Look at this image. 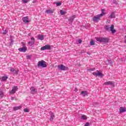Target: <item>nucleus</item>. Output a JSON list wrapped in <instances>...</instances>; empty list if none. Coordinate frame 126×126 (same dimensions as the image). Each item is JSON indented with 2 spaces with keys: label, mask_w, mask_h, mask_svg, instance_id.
<instances>
[{
  "label": "nucleus",
  "mask_w": 126,
  "mask_h": 126,
  "mask_svg": "<svg viewBox=\"0 0 126 126\" xmlns=\"http://www.w3.org/2000/svg\"><path fill=\"white\" fill-rule=\"evenodd\" d=\"M95 39L97 42H100V43H104L105 44L109 43V41H110L109 38L104 37H95Z\"/></svg>",
  "instance_id": "obj_1"
},
{
  "label": "nucleus",
  "mask_w": 126,
  "mask_h": 126,
  "mask_svg": "<svg viewBox=\"0 0 126 126\" xmlns=\"http://www.w3.org/2000/svg\"><path fill=\"white\" fill-rule=\"evenodd\" d=\"M105 29L106 30V31H111L113 34L116 33V30L114 29V25H112L111 27L106 25L105 27Z\"/></svg>",
  "instance_id": "obj_2"
},
{
  "label": "nucleus",
  "mask_w": 126,
  "mask_h": 126,
  "mask_svg": "<svg viewBox=\"0 0 126 126\" xmlns=\"http://www.w3.org/2000/svg\"><path fill=\"white\" fill-rule=\"evenodd\" d=\"M37 67H47V63L43 60L38 62Z\"/></svg>",
  "instance_id": "obj_3"
},
{
  "label": "nucleus",
  "mask_w": 126,
  "mask_h": 126,
  "mask_svg": "<svg viewBox=\"0 0 126 126\" xmlns=\"http://www.w3.org/2000/svg\"><path fill=\"white\" fill-rule=\"evenodd\" d=\"M97 72H94L92 73L94 76H100V77H103L104 76V74L101 73V70H97Z\"/></svg>",
  "instance_id": "obj_4"
},
{
  "label": "nucleus",
  "mask_w": 126,
  "mask_h": 126,
  "mask_svg": "<svg viewBox=\"0 0 126 126\" xmlns=\"http://www.w3.org/2000/svg\"><path fill=\"white\" fill-rule=\"evenodd\" d=\"M59 70H67V67L63 65V64H60L58 65Z\"/></svg>",
  "instance_id": "obj_5"
},
{
  "label": "nucleus",
  "mask_w": 126,
  "mask_h": 126,
  "mask_svg": "<svg viewBox=\"0 0 126 126\" xmlns=\"http://www.w3.org/2000/svg\"><path fill=\"white\" fill-rule=\"evenodd\" d=\"M101 16L99 14L97 15L96 16H94V18H93V21L94 22H98L99 20H100V18Z\"/></svg>",
  "instance_id": "obj_6"
},
{
  "label": "nucleus",
  "mask_w": 126,
  "mask_h": 126,
  "mask_svg": "<svg viewBox=\"0 0 126 126\" xmlns=\"http://www.w3.org/2000/svg\"><path fill=\"white\" fill-rule=\"evenodd\" d=\"M51 49V46L49 45H46L41 47L40 50L41 51H45V50H50Z\"/></svg>",
  "instance_id": "obj_7"
},
{
  "label": "nucleus",
  "mask_w": 126,
  "mask_h": 126,
  "mask_svg": "<svg viewBox=\"0 0 126 126\" xmlns=\"http://www.w3.org/2000/svg\"><path fill=\"white\" fill-rule=\"evenodd\" d=\"M18 90V87L17 86H14L13 87L11 91L9 92V94H14L15 92H16V91Z\"/></svg>",
  "instance_id": "obj_8"
},
{
  "label": "nucleus",
  "mask_w": 126,
  "mask_h": 126,
  "mask_svg": "<svg viewBox=\"0 0 126 126\" xmlns=\"http://www.w3.org/2000/svg\"><path fill=\"white\" fill-rule=\"evenodd\" d=\"M19 52H22V53H25L27 51V47L26 46L23 47L18 49Z\"/></svg>",
  "instance_id": "obj_9"
},
{
  "label": "nucleus",
  "mask_w": 126,
  "mask_h": 126,
  "mask_svg": "<svg viewBox=\"0 0 126 126\" xmlns=\"http://www.w3.org/2000/svg\"><path fill=\"white\" fill-rule=\"evenodd\" d=\"M74 18H75V15H74L72 16L68 20L69 22H70V25H72V22H73V20H74Z\"/></svg>",
  "instance_id": "obj_10"
},
{
  "label": "nucleus",
  "mask_w": 126,
  "mask_h": 126,
  "mask_svg": "<svg viewBox=\"0 0 126 126\" xmlns=\"http://www.w3.org/2000/svg\"><path fill=\"white\" fill-rule=\"evenodd\" d=\"M31 40L32 41H30L29 42L28 44L30 46H33V45H34V44H35V38H34V37H32L31 38Z\"/></svg>",
  "instance_id": "obj_11"
},
{
  "label": "nucleus",
  "mask_w": 126,
  "mask_h": 126,
  "mask_svg": "<svg viewBox=\"0 0 126 126\" xmlns=\"http://www.w3.org/2000/svg\"><path fill=\"white\" fill-rule=\"evenodd\" d=\"M30 90L32 94H36L37 93V90H36V89L34 87H32Z\"/></svg>",
  "instance_id": "obj_12"
},
{
  "label": "nucleus",
  "mask_w": 126,
  "mask_h": 126,
  "mask_svg": "<svg viewBox=\"0 0 126 126\" xmlns=\"http://www.w3.org/2000/svg\"><path fill=\"white\" fill-rule=\"evenodd\" d=\"M22 20L23 22L25 23H29V19H28V17H25L22 18Z\"/></svg>",
  "instance_id": "obj_13"
},
{
  "label": "nucleus",
  "mask_w": 126,
  "mask_h": 126,
  "mask_svg": "<svg viewBox=\"0 0 126 126\" xmlns=\"http://www.w3.org/2000/svg\"><path fill=\"white\" fill-rule=\"evenodd\" d=\"M45 12L48 14H52L54 13V11L53 10L48 9L45 11Z\"/></svg>",
  "instance_id": "obj_14"
},
{
  "label": "nucleus",
  "mask_w": 126,
  "mask_h": 126,
  "mask_svg": "<svg viewBox=\"0 0 126 126\" xmlns=\"http://www.w3.org/2000/svg\"><path fill=\"white\" fill-rule=\"evenodd\" d=\"M37 38H38V40H40L41 41H43V40H44V35L39 34V35H37Z\"/></svg>",
  "instance_id": "obj_15"
},
{
  "label": "nucleus",
  "mask_w": 126,
  "mask_h": 126,
  "mask_svg": "<svg viewBox=\"0 0 126 126\" xmlns=\"http://www.w3.org/2000/svg\"><path fill=\"white\" fill-rule=\"evenodd\" d=\"M104 85H113L114 84V82L112 81H108L104 83Z\"/></svg>",
  "instance_id": "obj_16"
},
{
  "label": "nucleus",
  "mask_w": 126,
  "mask_h": 126,
  "mask_svg": "<svg viewBox=\"0 0 126 126\" xmlns=\"http://www.w3.org/2000/svg\"><path fill=\"white\" fill-rule=\"evenodd\" d=\"M125 112H126V108L125 107H121L120 108V113H125Z\"/></svg>",
  "instance_id": "obj_17"
},
{
  "label": "nucleus",
  "mask_w": 126,
  "mask_h": 126,
  "mask_svg": "<svg viewBox=\"0 0 126 126\" xmlns=\"http://www.w3.org/2000/svg\"><path fill=\"white\" fill-rule=\"evenodd\" d=\"M87 94V91H82L81 92V95H82L83 97H85Z\"/></svg>",
  "instance_id": "obj_18"
},
{
  "label": "nucleus",
  "mask_w": 126,
  "mask_h": 126,
  "mask_svg": "<svg viewBox=\"0 0 126 126\" xmlns=\"http://www.w3.org/2000/svg\"><path fill=\"white\" fill-rule=\"evenodd\" d=\"M50 121H53L54 119H55V115L54 114V113H53V112H50Z\"/></svg>",
  "instance_id": "obj_19"
},
{
  "label": "nucleus",
  "mask_w": 126,
  "mask_h": 126,
  "mask_svg": "<svg viewBox=\"0 0 126 126\" xmlns=\"http://www.w3.org/2000/svg\"><path fill=\"white\" fill-rule=\"evenodd\" d=\"M113 62L112 60H107L106 61V63L109 64L110 65H113Z\"/></svg>",
  "instance_id": "obj_20"
},
{
  "label": "nucleus",
  "mask_w": 126,
  "mask_h": 126,
  "mask_svg": "<svg viewBox=\"0 0 126 126\" xmlns=\"http://www.w3.org/2000/svg\"><path fill=\"white\" fill-rule=\"evenodd\" d=\"M104 11H105V9H101V13L100 14H98V15H99V16H100V17H102V16H103V15H105L106 14L105 13Z\"/></svg>",
  "instance_id": "obj_21"
},
{
  "label": "nucleus",
  "mask_w": 126,
  "mask_h": 126,
  "mask_svg": "<svg viewBox=\"0 0 126 126\" xmlns=\"http://www.w3.org/2000/svg\"><path fill=\"white\" fill-rule=\"evenodd\" d=\"M21 108H22L21 106H15L13 107V110L14 111H17V110H20Z\"/></svg>",
  "instance_id": "obj_22"
},
{
  "label": "nucleus",
  "mask_w": 126,
  "mask_h": 126,
  "mask_svg": "<svg viewBox=\"0 0 126 126\" xmlns=\"http://www.w3.org/2000/svg\"><path fill=\"white\" fill-rule=\"evenodd\" d=\"M7 78H8V77L7 76H3L1 77V80L2 81H6V80H7Z\"/></svg>",
  "instance_id": "obj_23"
},
{
  "label": "nucleus",
  "mask_w": 126,
  "mask_h": 126,
  "mask_svg": "<svg viewBox=\"0 0 126 126\" xmlns=\"http://www.w3.org/2000/svg\"><path fill=\"white\" fill-rule=\"evenodd\" d=\"M109 17L111 18H116V16L115 15V13L112 12L111 13L110 15L109 16Z\"/></svg>",
  "instance_id": "obj_24"
},
{
  "label": "nucleus",
  "mask_w": 126,
  "mask_h": 126,
  "mask_svg": "<svg viewBox=\"0 0 126 126\" xmlns=\"http://www.w3.org/2000/svg\"><path fill=\"white\" fill-rule=\"evenodd\" d=\"M60 14H61V15H64V14H65V12L63 10H60Z\"/></svg>",
  "instance_id": "obj_25"
},
{
  "label": "nucleus",
  "mask_w": 126,
  "mask_h": 126,
  "mask_svg": "<svg viewBox=\"0 0 126 126\" xmlns=\"http://www.w3.org/2000/svg\"><path fill=\"white\" fill-rule=\"evenodd\" d=\"M90 44L91 45V46H94V45H95V42L93 40H91Z\"/></svg>",
  "instance_id": "obj_26"
},
{
  "label": "nucleus",
  "mask_w": 126,
  "mask_h": 126,
  "mask_svg": "<svg viewBox=\"0 0 126 126\" xmlns=\"http://www.w3.org/2000/svg\"><path fill=\"white\" fill-rule=\"evenodd\" d=\"M81 119H82V120H87V118H86V116L85 115L82 116Z\"/></svg>",
  "instance_id": "obj_27"
},
{
  "label": "nucleus",
  "mask_w": 126,
  "mask_h": 126,
  "mask_svg": "<svg viewBox=\"0 0 126 126\" xmlns=\"http://www.w3.org/2000/svg\"><path fill=\"white\" fill-rule=\"evenodd\" d=\"M7 32H8L7 31L3 30L2 33L3 35H5V34H7Z\"/></svg>",
  "instance_id": "obj_28"
},
{
  "label": "nucleus",
  "mask_w": 126,
  "mask_h": 126,
  "mask_svg": "<svg viewBox=\"0 0 126 126\" xmlns=\"http://www.w3.org/2000/svg\"><path fill=\"white\" fill-rule=\"evenodd\" d=\"M10 71H11V72H14L15 71V69H14V68H11Z\"/></svg>",
  "instance_id": "obj_29"
},
{
  "label": "nucleus",
  "mask_w": 126,
  "mask_h": 126,
  "mask_svg": "<svg viewBox=\"0 0 126 126\" xmlns=\"http://www.w3.org/2000/svg\"><path fill=\"white\" fill-rule=\"evenodd\" d=\"M24 112L25 113H29V109L26 108L24 109Z\"/></svg>",
  "instance_id": "obj_30"
},
{
  "label": "nucleus",
  "mask_w": 126,
  "mask_h": 126,
  "mask_svg": "<svg viewBox=\"0 0 126 126\" xmlns=\"http://www.w3.org/2000/svg\"><path fill=\"white\" fill-rule=\"evenodd\" d=\"M29 0H22V1L24 3H27Z\"/></svg>",
  "instance_id": "obj_31"
},
{
  "label": "nucleus",
  "mask_w": 126,
  "mask_h": 126,
  "mask_svg": "<svg viewBox=\"0 0 126 126\" xmlns=\"http://www.w3.org/2000/svg\"><path fill=\"white\" fill-rule=\"evenodd\" d=\"M95 68H93L92 69H88L89 71H94V70H95Z\"/></svg>",
  "instance_id": "obj_32"
},
{
  "label": "nucleus",
  "mask_w": 126,
  "mask_h": 126,
  "mask_svg": "<svg viewBox=\"0 0 126 126\" xmlns=\"http://www.w3.org/2000/svg\"><path fill=\"white\" fill-rule=\"evenodd\" d=\"M56 5L57 6H60V5H62V3L61 2H57Z\"/></svg>",
  "instance_id": "obj_33"
},
{
  "label": "nucleus",
  "mask_w": 126,
  "mask_h": 126,
  "mask_svg": "<svg viewBox=\"0 0 126 126\" xmlns=\"http://www.w3.org/2000/svg\"><path fill=\"white\" fill-rule=\"evenodd\" d=\"M0 97H3V93L2 91H0Z\"/></svg>",
  "instance_id": "obj_34"
},
{
  "label": "nucleus",
  "mask_w": 126,
  "mask_h": 126,
  "mask_svg": "<svg viewBox=\"0 0 126 126\" xmlns=\"http://www.w3.org/2000/svg\"><path fill=\"white\" fill-rule=\"evenodd\" d=\"M78 42L79 44H81V43L82 42V40H81V39H79L78 40Z\"/></svg>",
  "instance_id": "obj_35"
},
{
  "label": "nucleus",
  "mask_w": 126,
  "mask_h": 126,
  "mask_svg": "<svg viewBox=\"0 0 126 126\" xmlns=\"http://www.w3.org/2000/svg\"><path fill=\"white\" fill-rule=\"evenodd\" d=\"M14 71H15L14 72L15 74H18V71H19V70H15Z\"/></svg>",
  "instance_id": "obj_36"
},
{
  "label": "nucleus",
  "mask_w": 126,
  "mask_h": 126,
  "mask_svg": "<svg viewBox=\"0 0 126 126\" xmlns=\"http://www.w3.org/2000/svg\"><path fill=\"white\" fill-rule=\"evenodd\" d=\"M11 100L12 101H13V100H14V97L12 96V97H11Z\"/></svg>",
  "instance_id": "obj_37"
},
{
  "label": "nucleus",
  "mask_w": 126,
  "mask_h": 126,
  "mask_svg": "<svg viewBox=\"0 0 126 126\" xmlns=\"http://www.w3.org/2000/svg\"><path fill=\"white\" fill-rule=\"evenodd\" d=\"M74 91L75 92H77V88H75V90H74Z\"/></svg>",
  "instance_id": "obj_38"
},
{
  "label": "nucleus",
  "mask_w": 126,
  "mask_h": 126,
  "mask_svg": "<svg viewBox=\"0 0 126 126\" xmlns=\"http://www.w3.org/2000/svg\"><path fill=\"white\" fill-rule=\"evenodd\" d=\"M35 2H36V1H32V3H35Z\"/></svg>",
  "instance_id": "obj_39"
},
{
  "label": "nucleus",
  "mask_w": 126,
  "mask_h": 126,
  "mask_svg": "<svg viewBox=\"0 0 126 126\" xmlns=\"http://www.w3.org/2000/svg\"><path fill=\"white\" fill-rule=\"evenodd\" d=\"M0 110H1V109H0Z\"/></svg>",
  "instance_id": "obj_40"
}]
</instances>
